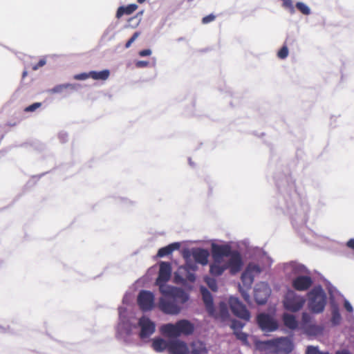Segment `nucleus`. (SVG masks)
I'll return each mask as SVG.
<instances>
[{
    "label": "nucleus",
    "mask_w": 354,
    "mask_h": 354,
    "mask_svg": "<svg viewBox=\"0 0 354 354\" xmlns=\"http://www.w3.org/2000/svg\"><path fill=\"white\" fill-rule=\"evenodd\" d=\"M305 332L309 335H317L322 332V328L315 324H308L305 326Z\"/></svg>",
    "instance_id": "obj_27"
},
{
    "label": "nucleus",
    "mask_w": 354,
    "mask_h": 354,
    "mask_svg": "<svg viewBox=\"0 0 354 354\" xmlns=\"http://www.w3.org/2000/svg\"><path fill=\"white\" fill-rule=\"evenodd\" d=\"M205 281L207 283V286L214 292H216L218 287H217V282L216 280L214 278L207 277L205 278Z\"/></svg>",
    "instance_id": "obj_33"
},
{
    "label": "nucleus",
    "mask_w": 354,
    "mask_h": 354,
    "mask_svg": "<svg viewBox=\"0 0 354 354\" xmlns=\"http://www.w3.org/2000/svg\"><path fill=\"white\" fill-rule=\"evenodd\" d=\"M88 77H91L90 72L77 74L74 76V79H75L77 80H85L88 79Z\"/></svg>",
    "instance_id": "obj_44"
},
{
    "label": "nucleus",
    "mask_w": 354,
    "mask_h": 354,
    "mask_svg": "<svg viewBox=\"0 0 354 354\" xmlns=\"http://www.w3.org/2000/svg\"><path fill=\"white\" fill-rule=\"evenodd\" d=\"M27 75V71H24L22 74V77H25Z\"/></svg>",
    "instance_id": "obj_61"
},
{
    "label": "nucleus",
    "mask_w": 354,
    "mask_h": 354,
    "mask_svg": "<svg viewBox=\"0 0 354 354\" xmlns=\"http://www.w3.org/2000/svg\"><path fill=\"white\" fill-rule=\"evenodd\" d=\"M277 55L280 59H282L286 58L288 55V47L286 46H282L281 48L279 50Z\"/></svg>",
    "instance_id": "obj_40"
},
{
    "label": "nucleus",
    "mask_w": 354,
    "mask_h": 354,
    "mask_svg": "<svg viewBox=\"0 0 354 354\" xmlns=\"http://www.w3.org/2000/svg\"><path fill=\"white\" fill-rule=\"evenodd\" d=\"M188 354H206L207 349L205 344L201 341H194L188 346Z\"/></svg>",
    "instance_id": "obj_18"
},
{
    "label": "nucleus",
    "mask_w": 354,
    "mask_h": 354,
    "mask_svg": "<svg viewBox=\"0 0 354 354\" xmlns=\"http://www.w3.org/2000/svg\"><path fill=\"white\" fill-rule=\"evenodd\" d=\"M161 330L163 334L170 337H178L180 336L179 329L178 326V322L176 324H167L162 326Z\"/></svg>",
    "instance_id": "obj_20"
},
{
    "label": "nucleus",
    "mask_w": 354,
    "mask_h": 354,
    "mask_svg": "<svg viewBox=\"0 0 354 354\" xmlns=\"http://www.w3.org/2000/svg\"><path fill=\"white\" fill-rule=\"evenodd\" d=\"M327 290L331 297H334V294L337 292L336 288L333 286L329 282L327 284Z\"/></svg>",
    "instance_id": "obj_48"
},
{
    "label": "nucleus",
    "mask_w": 354,
    "mask_h": 354,
    "mask_svg": "<svg viewBox=\"0 0 354 354\" xmlns=\"http://www.w3.org/2000/svg\"><path fill=\"white\" fill-rule=\"evenodd\" d=\"M145 1H146V0H138V2L139 3H144Z\"/></svg>",
    "instance_id": "obj_63"
},
{
    "label": "nucleus",
    "mask_w": 354,
    "mask_h": 354,
    "mask_svg": "<svg viewBox=\"0 0 354 354\" xmlns=\"http://www.w3.org/2000/svg\"><path fill=\"white\" fill-rule=\"evenodd\" d=\"M91 78L97 80H106L110 75V71L108 69H104L101 71H90Z\"/></svg>",
    "instance_id": "obj_25"
},
{
    "label": "nucleus",
    "mask_w": 354,
    "mask_h": 354,
    "mask_svg": "<svg viewBox=\"0 0 354 354\" xmlns=\"http://www.w3.org/2000/svg\"><path fill=\"white\" fill-rule=\"evenodd\" d=\"M209 256V253L207 250L199 248L192 249V257L194 261L203 266L207 263Z\"/></svg>",
    "instance_id": "obj_17"
},
{
    "label": "nucleus",
    "mask_w": 354,
    "mask_h": 354,
    "mask_svg": "<svg viewBox=\"0 0 354 354\" xmlns=\"http://www.w3.org/2000/svg\"><path fill=\"white\" fill-rule=\"evenodd\" d=\"M69 85H65L64 84H59L53 87L52 89L50 90V92L51 93H62L64 89L68 88Z\"/></svg>",
    "instance_id": "obj_39"
},
{
    "label": "nucleus",
    "mask_w": 354,
    "mask_h": 354,
    "mask_svg": "<svg viewBox=\"0 0 354 354\" xmlns=\"http://www.w3.org/2000/svg\"><path fill=\"white\" fill-rule=\"evenodd\" d=\"M65 85H69V86L68 87V88H71V89H76V85H75V84H65Z\"/></svg>",
    "instance_id": "obj_60"
},
{
    "label": "nucleus",
    "mask_w": 354,
    "mask_h": 354,
    "mask_svg": "<svg viewBox=\"0 0 354 354\" xmlns=\"http://www.w3.org/2000/svg\"><path fill=\"white\" fill-rule=\"evenodd\" d=\"M59 139L62 142H66L68 140V133L65 131L59 132L58 135Z\"/></svg>",
    "instance_id": "obj_46"
},
{
    "label": "nucleus",
    "mask_w": 354,
    "mask_h": 354,
    "mask_svg": "<svg viewBox=\"0 0 354 354\" xmlns=\"http://www.w3.org/2000/svg\"><path fill=\"white\" fill-rule=\"evenodd\" d=\"M216 247L218 250L217 254L218 258H227L225 262L227 269H230L231 274H236L240 272L243 266V261L241 253L236 250H233L229 244L218 245Z\"/></svg>",
    "instance_id": "obj_4"
},
{
    "label": "nucleus",
    "mask_w": 354,
    "mask_h": 354,
    "mask_svg": "<svg viewBox=\"0 0 354 354\" xmlns=\"http://www.w3.org/2000/svg\"><path fill=\"white\" fill-rule=\"evenodd\" d=\"M310 317L308 313H304L302 314V321L304 323L307 324L308 322H310Z\"/></svg>",
    "instance_id": "obj_56"
},
{
    "label": "nucleus",
    "mask_w": 354,
    "mask_h": 354,
    "mask_svg": "<svg viewBox=\"0 0 354 354\" xmlns=\"http://www.w3.org/2000/svg\"><path fill=\"white\" fill-rule=\"evenodd\" d=\"M200 291L202 295L203 301L205 306V308L209 315H213L214 314V306L213 297L210 292L204 286H201Z\"/></svg>",
    "instance_id": "obj_16"
},
{
    "label": "nucleus",
    "mask_w": 354,
    "mask_h": 354,
    "mask_svg": "<svg viewBox=\"0 0 354 354\" xmlns=\"http://www.w3.org/2000/svg\"><path fill=\"white\" fill-rule=\"evenodd\" d=\"M119 321L116 327V336L125 343H129V337L132 335L133 329L138 326L140 328L139 337L141 339L149 338L156 330V324L149 317L142 316L138 324L131 321V315L124 306L118 308Z\"/></svg>",
    "instance_id": "obj_2"
},
{
    "label": "nucleus",
    "mask_w": 354,
    "mask_h": 354,
    "mask_svg": "<svg viewBox=\"0 0 354 354\" xmlns=\"http://www.w3.org/2000/svg\"><path fill=\"white\" fill-rule=\"evenodd\" d=\"M180 244L178 242H174L165 247L160 248L158 251L157 256L158 257H164L171 254L174 250L180 248Z\"/></svg>",
    "instance_id": "obj_22"
},
{
    "label": "nucleus",
    "mask_w": 354,
    "mask_h": 354,
    "mask_svg": "<svg viewBox=\"0 0 354 354\" xmlns=\"http://www.w3.org/2000/svg\"><path fill=\"white\" fill-rule=\"evenodd\" d=\"M218 253V250L216 247V244L213 243L212 245V256L213 259V263H212L209 266V272L212 275L216 277L221 276L225 272V270L227 269L224 260H223L222 258L217 257Z\"/></svg>",
    "instance_id": "obj_9"
},
{
    "label": "nucleus",
    "mask_w": 354,
    "mask_h": 354,
    "mask_svg": "<svg viewBox=\"0 0 354 354\" xmlns=\"http://www.w3.org/2000/svg\"><path fill=\"white\" fill-rule=\"evenodd\" d=\"M283 322L285 326L291 330H295L298 327V322L295 315L284 313L282 317Z\"/></svg>",
    "instance_id": "obj_23"
},
{
    "label": "nucleus",
    "mask_w": 354,
    "mask_h": 354,
    "mask_svg": "<svg viewBox=\"0 0 354 354\" xmlns=\"http://www.w3.org/2000/svg\"><path fill=\"white\" fill-rule=\"evenodd\" d=\"M344 306L348 312H349V313L353 312V308L351 304L347 299H344Z\"/></svg>",
    "instance_id": "obj_49"
},
{
    "label": "nucleus",
    "mask_w": 354,
    "mask_h": 354,
    "mask_svg": "<svg viewBox=\"0 0 354 354\" xmlns=\"http://www.w3.org/2000/svg\"><path fill=\"white\" fill-rule=\"evenodd\" d=\"M257 322L260 329L266 333L274 332L279 328L278 322L272 315L266 313L259 314Z\"/></svg>",
    "instance_id": "obj_7"
},
{
    "label": "nucleus",
    "mask_w": 354,
    "mask_h": 354,
    "mask_svg": "<svg viewBox=\"0 0 354 354\" xmlns=\"http://www.w3.org/2000/svg\"><path fill=\"white\" fill-rule=\"evenodd\" d=\"M180 335L181 334L190 335L194 330V325L186 319H182L178 322Z\"/></svg>",
    "instance_id": "obj_21"
},
{
    "label": "nucleus",
    "mask_w": 354,
    "mask_h": 354,
    "mask_svg": "<svg viewBox=\"0 0 354 354\" xmlns=\"http://www.w3.org/2000/svg\"><path fill=\"white\" fill-rule=\"evenodd\" d=\"M244 326L245 324L236 319H232L230 324V327L234 330V332L241 330Z\"/></svg>",
    "instance_id": "obj_34"
},
{
    "label": "nucleus",
    "mask_w": 354,
    "mask_h": 354,
    "mask_svg": "<svg viewBox=\"0 0 354 354\" xmlns=\"http://www.w3.org/2000/svg\"><path fill=\"white\" fill-rule=\"evenodd\" d=\"M169 354H188L189 348L187 344L179 339L170 340Z\"/></svg>",
    "instance_id": "obj_14"
},
{
    "label": "nucleus",
    "mask_w": 354,
    "mask_h": 354,
    "mask_svg": "<svg viewBox=\"0 0 354 354\" xmlns=\"http://www.w3.org/2000/svg\"><path fill=\"white\" fill-rule=\"evenodd\" d=\"M271 293V289L268 284L265 282H260L256 284L254 288V298L259 305H263Z\"/></svg>",
    "instance_id": "obj_11"
},
{
    "label": "nucleus",
    "mask_w": 354,
    "mask_h": 354,
    "mask_svg": "<svg viewBox=\"0 0 354 354\" xmlns=\"http://www.w3.org/2000/svg\"><path fill=\"white\" fill-rule=\"evenodd\" d=\"M234 334L236 337L237 339L241 340L242 342H247L248 340V335L243 332L242 330L234 331Z\"/></svg>",
    "instance_id": "obj_41"
},
{
    "label": "nucleus",
    "mask_w": 354,
    "mask_h": 354,
    "mask_svg": "<svg viewBox=\"0 0 354 354\" xmlns=\"http://www.w3.org/2000/svg\"><path fill=\"white\" fill-rule=\"evenodd\" d=\"M140 35V32H136L133 33V35L131 36V37L127 41V42L125 44V48H129L131 44L135 41V40Z\"/></svg>",
    "instance_id": "obj_43"
},
{
    "label": "nucleus",
    "mask_w": 354,
    "mask_h": 354,
    "mask_svg": "<svg viewBox=\"0 0 354 354\" xmlns=\"http://www.w3.org/2000/svg\"><path fill=\"white\" fill-rule=\"evenodd\" d=\"M335 354H351L350 351L347 349H341L335 352Z\"/></svg>",
    "instance_id": "obj_58"
},
{
    "label": "nucleus",
    "mask_w": 354,
    "mask_h": 354,
    "mask_svg": "<svg viewBox=\"0 0 354 354\" xmlns=\"http://www.w3.org/2000/svg\"><path fill=\"white\" fill-rule=\"evenodd\" d=\"M129 299V296L127 294H126L122 299V301L124 304H125V303L128 302Z\"/></svg>",
    "instance_id": "obj_59"
},
{
    "label": "nucleus",
    "mask_w": 354,
    "mask_h": 354,
    "mask_svg": "<svg viewBox=\"0 0 354 354\" xmlns=\"http://www.w3.org/2000/svg\"><path fill=\"white\" fill-rule=\"evenodd\" d=\"M283 6L288 8L290 14L292 15L295 12V8L292 4V0H283Z\"/></svg>",
    "instance_id": "obj_38"
},
{
    "label": "nucleus",
    "mask_w": 354,
    "mask_h": 354,
    "mask_svg": "<svg viewBox=\"0 0 354 354\" xmlns=\"http://www.w3.org/2000/svg\"><path fill=\"white\" fill-rule=\"evenodd\" d=\"M312 284L313 280L311 277L306 275L296 277L292 281V286L299 291L308 289Z\"/></svg>",
    "instance_id": "obj_15"
},
{
    "label": "nucleus",
    "mask_w": 354,
    "mask_h": 354,
    "mask_svg": "<svg viewBox=\"0 0 354 354\" xmlns=\"http://www.w3.org/2000/svg\"><path fill=\"white\" fill-rule=\"evenodd\" d=\"M171 274V267L169 262L162 261L160 264L158 276L156 279V284L160 290L161 286H167L165 283L169 280Z\"/></svg>",
    "instance_id": "obj_13"
},
{
    "label": "nucleus",
    "mask_w": 354,
    "mask_h": 354,
    "mask_svg": "<svg viewBox=\"0 0 354 354\" xmlns=\"http://www.w3.org/2000/svg\"><path fill=\"white\" fill-rule=\"evenodd\" d=\"M229 306L236 317L245 321L250 320V313L239 298L231 296L229 299Z\"/></svg>",
    "instance_id": "obj_8"
},
{
    "label": "nucleus",
    "mask_w": 354,
    "mask_h": 354,
    "mask_svg": "<svg viewBox=\"0 0 354 354\" xmlns=\"http://www.w3.org/2000/svg\"><path fill=\"white\" fill-rule=\"evenodd\" d=\"M247 270H248V272L252 274H254V277L257 274H259L261 272V267L254 263H250L247 267H246V269Z\"/></svg>",
    "instance_id": "obj_32"
},
{
    "label": "nucleus",
    "mask_w": 354,
    "mask_h": 354,
    "mask_svg": "<svg viewBox=\"0 0 354 354\" xmlns=\"http://www.w3.org/2000/svg\"><path fill=\"white\" fill-rule=\"evenodd\" d=\"M218 315L223 319H226L230 316L227 305L224 301L219 304Z\"/></svg>",
    "instance_id": "obj_29"
},
{
    "label": "nucleus",
    "mask_w": 354,
    "mask_h": 354,
    "mask_svg": "<svg viewBox=\"0 0 354 354\" xmlns=\"http://www.w3.org/2000/svg\"><path fill=\"white\" fill-rule=\"evenodd\" d=\"M347 247L354 250V239H349L346 243Z\"/></svg>",
    "instance_id": "obj_57"
},
{
    "label": "nucleus",
    "mask_w": 354,
    "mask_h": 354,
    "mask_svg": "<svg viewBox=\"0 0 354 354\" xmlns=\"http://www.w3.org/2000/svg\"><path fill=\"white\" fill-rule=\"evenodd\" d=\"M215 18H216L215 15H214L213 14H210L209 15L204 17L202 19V22H203V24H206L213 21L215 19Z\"/></svg>",
    "instance_id": "obj_45"
},
{
    "label": "nucleus",
    "mask_w": 354,
    "mask_h": 354,
    "mask_svg": "<svg viewBox=\"0 0 354 354\" xmlns=\"http://www.w3.org/2000/svg\"><path fill=\"white\" fill-rule=\"evenodd\" d=\"M266 258H267L268 261H270V264L271 263V260H270V257H266Z\"/></svg>",
    "instance_id": "obj_64"
},
{
    "label": "nucleus",
    "mask_w": 354,
    "mask_h": 354,
    "mask_svg": "<svg viewBox=\"0 0 354 354\" xmlns=\"http://www.w3.org/2000/svg\"><path fill=\"white\" fill-rule=\"evenodd\" d=\"M295 8L304 15H309L311 13L310 7L304 2H297L295 4Z\"/></svg>",
    "instance_id": "obj_31"
},
{
    "label": "nucleus",
    "mask_w": 354,
    "mask_h": 354,
    "mask_svg": "<svg viewBox=\"0 0 354 354\" xmlns=\"http://www.w3.org/2000/svg\"><path fill=\"white\" fill-rule=\"evenodd\" d=\"M143 12H144L143 10L140 11L139 12H138V14L136 15V17L131 18L129 21H133L134 19H137L136 25H138L140 23V21H141V16L142 15Z\"/></svg>",
    "instance_id": "obj_54"
},
{
    "label": "nucleus",
    "mask_w": 354,
    "mask_h": 354,
    "mask_svg": "<svg viewBox=\"0 0 354 354\" xmlns=\"http://www.w3.org/2000/svg\"><path fill=\"white\" fill-rule=\"evenodd\" d=\"M46 60H45L44 59H40V60L39 61V62H38L37 64H35V65H34V66H32V69H33L34 71H37V70H38L40 67H41V66H44V65L46 64Z\"/></svg>",
    "instance_id": "obj_50"
},
{
    "label": "nucleus",
    "mask_w": 354,
    "mask_h": 354,
    "mask_svg": "<svg viewBox=\"0 0 354 354\" xmlns=\"http://www.w3.org/2000/svg\"><path fill=\"white\" fill-rule=\"evenodd\" d=\"M196 262L192 261L191 259L187 260L185 263V270L186 271H195L198 266L196 263Z\"/></svg>",
    "instance_id": "obj_37"
},
{
    "label": "nucleus",
    "mask_w": 354,
    "mask_h": 354,
    "mask_svg": "<svg viewBox=\"0 0 354 354\" xmlns=\"http://www.w3.org/2000/svg\"><path fill=\"white\" fill-rule=\"evenodd\" d=\"M196 279V276L194 273L187 271V275L185 276V281L188 280L190 282H194Z\"/></svg>",
    "instance_id": "obj_51"
},
{
    "label": "nucleus",
    "mask_w": 354,
    "mask_h": 354,
    "mask_svg": "<svg viewBox=\"0 0 354 354\" xmlns=\"http://www.w3.org/2000/svg\"><path fill=\"white\" fill-rule=\"evenodd\" d=\"M170 341H166L161 337H156L152 340L151 346L157 353H162L165 349L169 348Z\"/></svg>",
    "instance_id": "obj_19"
},
{
    "label": "nucleus",
    "mask_w": 354,
    "mask_h": 354,
    "mask_svg": "<svg viewBox=\"0 0 354 354\" xmlns=\"http://www.w3.org/2000/svg\"><path fill=\"white\" fill-rule=\"evenodd\" d=\"M138 8L136 3L129 4L126 6H120L116 12V17L120 19L124 15H131Z\"/></svg>",
    "instance_id": "obj_24"
},
{
    "label": "nucleus",
    "mask_w": 354,
    "mask_h": 354,
    "mask_svg": "<svg viewBox=\"0 0 354 354\" xmlns=\"http://www.w3.org/2000/svg\"><path fill=\"white\" fill-rule=\"evenodd\" d=\"M183 258L187 261L189 260L191 256H192V251L190 252L188 249H185L183 252Z\"/></svg>",
    "instance_id": "obj_52"
},
{
    "label": "nucleus",
    "mask_w": 354,
    "mask_h": 354,
    "mask_svg": "<svg viewBox=\"0 0 354 354\" xmlns=\"http://www.w3.org/2000/svg\"><path fill=\"white\" fill-rule=\"evenodd\" d=\"M152 53V51L150 49H144L139 52V55L140 57H146L151 55Z\"/></svg>",
    "instance_id": "obj_53"
},
{
    "label": "nucleus",
    "mask_w": 354,
    "mask_h": 354,
    "mask_svg": "<svg viewBox=\"0 0 354 354\" xmlns=\"http://www.w3.org/2000/svg\"><path fill=\"white\" fill-rule=\"evenodd\" d=\"M41 106V102H35L25 108L26 112H33Z\"/></svg>",
    "instance_id": "obj_42"
},
{
    "label": "nucleus",
    "mask_w": 354,
    "mask_h": 354,
    "mask_svg": "<svg viewBox=\"0 0 354 354\" xmlns=\"http://www.w3.org/2000/svg\"><path fill=\"white\" fill-rule=\"evenodd\" d=\"M124 203H131V204H132V203H133V202H132V201H129V200H125Z\"/></svg>",
    "instance_id": "obj_62"
},
{
    "label": "nucleus",
    "mask_w": 354,
    "mask_h": 354,
    "mask_svg": "<svg viewBox=\"0 0 354 354\" xmlns=\"http://www.w3.org/2000/svg\"><path fill=\"white\" fill-rule=\"evenodd\" d=\"M305 301L304 297L290 290L285 295L283 306L289 311L297 312L303 307Z\"/></svg>",
    "instance_id": "obj_6"
},
{
    "label": "nucleus",
    "mask_w": 354,
    "mask_h": 354,
    "mask_svg": "<svg viewBox=\"0 0 354 354\" xmlns=\"http://www.w3.org/2000/svg\"><path fill=\"white\" fill-rule=\"evenodd\" d=\"M277 186L279 192L272 200V205L290 216L294 227L306 225L310 207L306 197L297 189L295 181L291 177H286Z\"/></svg>",
    "instance_id": "obj_1"
},
{
    "label": "nucleus",
    "mask_w": 354,
    "mask_h": 354,
    "mask_svg": "<svg viewBox=\"0 0 354 354\" xmlns=\"http://www.w3.org/2000/svg\"><path fill=\"white\" fill-rule=\"evenodd\" d=\"M174 281L178 283L183 284L185 282V278H184L183 276L179 275L178 273H175Z\"/></svg>",
    "instance_id": "obj_47"
},
{
    "label": "nucleus",
    "mask_w": 354,
    "mask_h": 354,
    "mask_svg": "<svg viewBox=\"0 0 354 354\" xmlns=\"http://www.w3.org/2000/svg\"><path fill=\"white\" fill-rule=\"evenodd\" d=\"M137 302L142 311L151 310L155 306V297L152 292L142 290L137 298Z\"/></svg>",
    "instance_id": "obj_10"
},
{
    "label": "nucleus",
    "mask_w": 354,
    "mask_h": 354,
    "mask_svg": "<svg viewBox=\"0 0 354 354\" xmlns=\"http://www.w3.org/2000/svg\"><path fill=\"white\" fill-rule=\"evenodd\" d=\"M254 274H250L248 270H245V271L241 274V281L243 284L248 289L250 288L251 285L254 281Z\"/></svg>",
    "instance_id": "obj_26"
},
{
    "label": "nucleus",
    "mask_w": 354,
    "mask_h": 354,
    "mask_svg": "<svg viewBox=\"0 0 354 354\" xmlns=\"http://www.w3.org/2000/svg\"><path fill=\"white\" fill-rule=\"evenodd\" d=\"M326 295L321 286L313 288L308 293V308L315 313L324 311L326 304Z\"/></svg>",
    "instance_id": "obj_5"
},
{
    "label": "nucleus",
    "mask_w": 354,
    "mask_h": 354,
    "mask_svg": "<svg viewBox=\"0 0 354 354\" xmlns=\"http://www.w3.org/2000/svg\"><path fill=\"white\" fill-rule=\"evenodd\" d=\"M282 342H286L290 346V350L292 349V342L289 339H288L286 337H280V338H277V339H269V340L266 341L264 342V344L266 345L270 346H277L279 344H281Z\"/></svg>",
    "instance_id": "obj_28"
},
{
    "label": "nucleus",
    "mask_w": 354,
    "mask_h": 354,
    "mask_svg": "<svg viewBox=\"0 0 354 354\" xmlns=\"http://www.w3.org/2000/svg\"><path fill=\"white\" fill-rule=\"evenodd\" d=\"M306 354H330L328 352H323L319 350L318 347L308 346L306 348Z\"/></svg>",
    "instance_id": "obj_35"
},
{
    "label": "nucleus",
    "mask_w": 354,
    "mask_h": 354,
    "mask_svg": "<svg viewBox=\"0 0 354 354\" xmlns=\"http://www.w3.org/2000/svg\"><path fill=\"white\" fill-rule=\"evenodd\" d=\"M239 292H240L242 297L245 300V301L246 303H248V304H251V299H250V294L248 292V290L244 289L243 288H242L241 286H239Z\"/></svg>",
    "instance_id": "obj_36"
},
{
    "label": "nucleus",
    "mask_w": 354,
    "mask_h": 354,
    "mask_svg": "<svg viewBox=\"0 0 354 354\" xmlns=\"http://www.w3.org/2000/svg\"><path fill=\"white\" fill-rule=\"evenodd\" d=\"M149 64V62L147 61H138L136 63V66L138 68H144L147 66Z\"/></svg>",
    "instance_id": "obj_55"
},
{
    "label": "nucleus",
    "mask_w": 354,
    "mask_h": 354,
    "mask_svg": "<svg viewBox=\"0 0 354 354\" xmlns=\"http://www.w3.org/2000/svg\"><path fill=\"white\" fill-rule=\"evenodd\" d=\"M341 321L342 316L339 313V309L337 306H335L332 309L331 323L334 326H337L340 324Z\"/></svg>",
    "instance_id": "obj_30"
},
{
    "label": "nucleus",
    "mask_w": 354,
    "mask_h": 354,
    "mask_svg": "<svg viewBox=\"0 0 354 354\" xmlns=\"http://www.w3.org/2000/svg\"><path fill=\"white\" fill-rule=\"evenodd\" d=\"M160 292L163 295L158 302L160 310L167 315H178L181 307L189 299V295L183 289L170 286H161Z\"/></svg>",
    "instance_id": "obj_3"
},
{
    "label": "nucleus",
    "mask_w": 354,
    "mask_h": 354,
    "mask_svg": "<svg viewBox=\"0 0 354 354\" xmlns=\"http://www.w3.org/2000/svg\"><path fill=\"white\" fill-rule=\"evenodd\" d=\"M284 272L290 277L297 276H303L308 274V268L304 265L297 261H290L284 264Z\"/></svg>",
    "instance_id": "obj_12"
}]
</instances>
